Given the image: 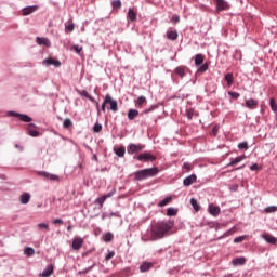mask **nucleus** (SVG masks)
<instances>
[{
	"mask_svg": "<svg viewBox=\"0 0 277 277\" xmlns=\"http://www.w3.org/2000/svg\"><path fill=\"white\" fill-rule=\"evenodd\" d=\"M28 134L31 136V137H38V135H40V132L38 130H29L28 131Z\"/></svg>",
	"mask_w": 277,
	"mask_h": 277,
	"instance_id": "49",
	"label": "nucleus"
},
{
	"mask_svg": "<svg viewBox=\"0 0 277 277\" xmlns=\"http://www.w3.org/2000/svg\"><path fill=\"white\" fill-rule=\"evenodd\" d=\"M38 228H39V230H49V224L48 223H39Z\"/></svg>",
	"mask_w": 277,
	"mask_h": 277,
	"instance_id": "44",
	"label": "nucleus"
},
{
	"mask_svg": "<svg viewBox=\"0 0 277 277\" xmlns=\"http://www.w3.org/2000/svg\"><path fill=\"white\" fill-rule=\"evenodd\" d=\"M48 181H54L56 183H60V176L50 173V175H48Z\"/></svg>",
	"mask_w": 277,
	"mask_h": 277,
	"instance_id": "43",
	"label": "nucleus"
},
{
	"mask_svg": "<svg viewBox=\"0 0 277 277\" xmlns=\"http://www.w3.org/2000/svg\"><path fill=\"white\" fill-rule=\"evenodd\" d=\"M105 103H107V105H109L107 107L108 111H118V101L114 100V97H111V95L107 94L105 96Z\"/></svg>",
	"mask_w": 277,
	"mask_h": 277,
	"instance_id": "3",
	"label": "nucleus"
},
{
	"mask_svg": "<svg viewBox=\"0 0 277 277\" xmlns=\"http://www.w3.org/2000/svg\"><path fill=\"white\" fill-rule=\"evenodd\" d=\"M157 157L149 151L142 153L137 156V161H156Z\"/></svg>",
	"mask_w": 277,
	"mask_h": 277,
	"instance_id": "5",
	"label": "nucleus"
},
{
	"mask_svg": "<svg viewBox=\"0 0 277 277\" xmlns=\"http://www.w3.org/2000/svg\"><path fill=\"white\" fill-rule=\"evenodd\" d=\"M239 150H248L250 147L248 146V142H242L238 144Z\"/></svg>",
	"mask_w": 277,
	"mask_h": 277,
	"instance_id": "40",
	"label": "nucleus"
},
{
	"mask_svg": "<svg viewBox=\"0 0 277 277\" xmlns=\"http://www.w3.org/2000/svg\"><path fill=\"white\" fill-rule=\"evenodd\" d=\"M92 159H93V161H98V156H96V154H94Z\"/></svg>",
	"mask_w": 277,
	"mask_h": 277,
	"instance_id": "61",
	"label": "nucleus"
},
{
	"mask_svg": "<svg viewBox=\"0 0 277 277\" xmlns=\"http://www.w3.org/2000/svg\"><path fill=\"white\" fill-rule=\"evenodd\" d=\"M135 103H136V105H138V107H142V105H146L147 100L144 95H141V96L137 97Z\"/></svg>",
	"mask_w": 277,
	"mask_h": 277,
	"instance_id": "32",
	"label": "nucleus"
},
{
	"mask_svg": "<svg viewBox=\"0 0 277 277\" xmlns=\"http://www.w3.org/2000/svg\"><path fill=\"white\" fill-rule=\"evenodd\" d=\"M140 116V110L137 109H130L128 111V120H135Z\"/></svg>",
	"mask_w": 277,
	"mask_h": 277,
	"instance_id": "22",
	"label": "nucleus"
},
{
	"mask_svg": "<svg viewBox=\"0 0 277 277\" xmlns=\"http://www.w3.org/2000/svg\"><path fill=\"white\" fill-rule=\"evenodd\" d=\"M186 70H187V67L181 65L174 69V72L177 75V77H181V79H183V77H185L186 75Z\"/></svg>",
	"mask_w": 277,
	"mask_h": 277,
	"instance_id": "17",
	"label": "nucleus"
},
{
	"mask_svg": "<svg viewBox=\"0 0 277 277\" xmlns=\"http://www.w3.org/2000/svg\"><path fill=\"white\" fill-rule=\"evenodd\" d=\"M36 42L39 44V47H51V40H49L47 37H37Z\"/></svg>",
	"mask_w": 277,
	"mask_h": 277,
	"instance_id": "13",
	"label": "nucleus"
},
{
	"mask_svg": "<svg viewBox=\"0 0 277 277\" xmlns=\"http://www.w3.org/2000/svg\"><path fill=\"white\" fill-rule=\"evenodd\" d=\"M49 175H50V173L47 172V171H39L38 172V176H43V179H47V180H49Z\"/></svg>",
	"mask_w": 277,
	"mask_h": 277,
	"instance_id": "50",
	"label": "nucleus"
},
{
	"mask_svg": "<svg viewBox=\"0 0 277 277\" xmlns=\"http://www.w3.org/2000/svg\"><path fill=\"white\" fill-rule=\"evenodd\" d=\"M196 181H198V177L196 176V174H190L184 179L183 185H184V187H189L190 185H194V183H196Z\"/></svg>",
	"mask_w": 277,
	"mask_h": 277,
	"instance_id": "11",
	"label": "nucleus"
},
{
	"mask_svg": "<svg viewBox=\"0 0 277 277\" xmlns=\"http://www.w3.org/2000/svg\"><path fill=\"white\" fill-rule=\"evenodd\" d=\"M212 133H213V135H217V128L214 127V128L212 129Z\"/></svg>",
	"mask_w": 277,
	"mask_h": 277,
	"instance_id": "60",
	"label": "nucleus"
},
{
	"mask_svg": "<svg viewBox=\"0 0 277 277\" xmlns=\"http://www.w3.org/2000/svg\"><path fill=\"white\" fill-rule=\"evenodd\" d=\"M179 213V210L175 208H168L167 209V215L169 217H174V215H176Z\"/></svg>",
	"mask_w": 277,
	"mask_h": 277,
	"instance_id": "33",
	"label": "nucleus"
},
{
	"mask_svg": "<svg viewBox=\"0 0 277 277\" xmlns=\"http://www.w3.org/2000/svg\"><path fill=\"white\" fill-rule=\"evenodd\" d=\"M29 200H31V195L29 193H24L19 197V202L22 205H28Z\"/></svg>",
	"mask_w": 277,
	"mask_h": 277,
	"instance_id": "19",
	"label": "nucleus"
},
{
	"mask_svg": "<svg viewBox=\"0 0 277 277\" xmlns=\"http://www.w3.org/2000/svg\"><path fill=\"white\" fill-rule=\"evenodd\" d=\"M157 174H159V168L154 167V168L143 169L134 172V179L135 181H144L146 179H151L153 176H157Z\"/></svg>",
	"mask_w": 277,
	"mask_h": 277,
	"instance_id": "2",
	"label": "nucleus"
},
{
	"mask_svg": "<svg viewBox=\"0 0 277 277\" xmlns=\"http://www.w3.org/2000/svg\"><path fill=\"white\" fill-rule=\"evenodd\" d=\"M116 255L115 251H110L106 254L105 256V261H111V259H114V256Z\"/></svg>",
	"mask_w": 277,
	"mask_h": 277,
	"instance_id": "47",
	"label": "nucleus"
},
{
	"mask_svg": "<svg viewBox=\"0 0 277 277\" xmlns=\"http://www.w3.org/2000/svg\"><path fill=\"white\" fill-rule=\"evenodd\" d=\"M18 119H19L22 122H31V117H29V116H27V115L19 114Z\"/></svg>",
	"mask_w": 277,
	"mask_h": 277,
	"instance_id": "37",
	"label": "nucleus"
},
{
	"mask_svg": "<svg viewBox=\"0 0 277 277\" xmlns=\"http://www.w3.org/2000/svg\"><path fill=\"white\" fill-rule=\"evenodd\" d=\"M250 170H251L252 172L259 170V164H258V163H253V164L250 167Z\"/></svg>",
	"mask_w": 277,
	"mask_h": 277,
	"instance_id": "57",
	"label": "nucleus"
},
{
	"mask_svg": "<svg viewBox=\"0 0 277 277\" xmlns=\"http://www.w3.org/2000/svg\"><path fill=\"white\" fill-rule=\"evenodd\" d=\"M127 18L131 21L132 23H135L137 21V13L133 11V9L128 10Z\"/></svg>",
	"mask_w": 277,
	"mask_h": 277,
	"instance_id": "20",
	"label": "nucleus"
},
{
	"mask_svg": "<svg viewBox=\"0 0 277 277\" xmlns=\"http://www.w3.org/2000/svg\"><path fill=\"white\" fill-rule=\"evenodd\" d=\"M8 116H12L14 118H19L21 117V114L19 113H16V111H9L8 113Z\"/></svg>",
	"mask_w": 277,
	"mask_h": 277,
	"instance_id": "54",
	"label": "nucleus"
},
{
	"mask_svg": "<svg viewBox=\"0 0 277 277\" xmlns=\"http://www.w3.org/2000/svg\"><path fill=\"white\" fill-rule=\"evenodd\" d=\"M24 254L26 256H34L36 254V250L34 248H31V247H26L24 249Z\"/></svg>",
	"mask_w": 277,
	"mask_h": 277,
	"instance_id": "31",
	"label": "nucleus"
},
{
	"mask_svg": "<svg viewBox=\"0 0 277 277\" xmlns=\"http://www.w3.org/2000/svg\"><path fill=\"white\" fill-rule=\"evenodd\" d=\"M101 131H103V126L101 123H95L93 126V132L94 133H101Z\"/></svg>",
	"mask_w": 277,
	"mask_h": 277,
	"instance_id": "41",
	"label": "nucleus"
},
{
	"mask_svg": "<svg viewBox=\"0 0 277 277\" xmlns=\"http://www.w3.org/2000/svg\"><path fill=\"white\" fill-rule=\"evenodd\" d=\"M269 107H271L272 111H275V113L277 111V104H276V100L274 97H272L269 100Z\"/></svg>",
	"mask_w": 277,
	"mask_h": 277,
	"instance_id": "35",
	"label": "nucleus"
},
{
	"mask_svg": "<svg viewBox=\"0 0 277 277\" xmlns=\"http://www.w3.org/2000/svg\"><path fill=\"white\" fill-rule=\"evenodd\" d=\"M243 159H246V155H241L236 157L235 159H233L227 167L230 168L232 166H237V163H241V161H243Z\"/></svg>",
	"mask_w": 277,
	"mask_h": 277,
	"instance_id": "21",
	"label": "nucleus"
},
{
	"mask_svg": "<svg viewBox=\"0 0 277 277\" xmlns=\"http://www.w3.org/2000/svg\"><path fill=\"white\" fill-rule=\"evenodd\" d=\"M111 8H113V10H120V8H122V1H120V0L113 1Z\"/></svg>",
	"mask_w": 277,
	"mask_h": 277,
	"instance_id": "34",
	"label": "nucleus"
},
{
	"mask_svg": "<svg viewBox=\"0 0 277 277\" xmlns=\"http://www.w3.org/2000/svg\"><path fill=\"white\" fill-rule=\"evenodd\" d=\"M95 103H96L97 111L100 113V109H98V102H95Z\"/></svg>",
	"mask_w": 277,
	"mask_h": 277,
	"instance_id": "64",
	"label": "nucleus"
},
{
	"mask_svg": "<svg viewBox=\"0 0 277 277\" xmlns=\"http://www.w3.org/2000/svg\"><path fill=\"white\" fill-rule=\"evenodd\" d=\"M42 64L44 66H54L55 68H60V66H62V62L53 57L43 60Z\"/></svg>",
	"mask_w": 277,
	"mask_h": 277,
	"instance_id": "9",
	"label": "nucleus"
},
{
	"mask_svg": "<svg viewBox=\"0 0 277 277\" xmlns=\"http://www.w3.org/2000/svg\"><path fill=\"white\" fill-rule=\"evenodd\" d=\"M259 107V100L249 98L246 101L247 109H256Z\"/></svg>",
	"mask_w": 277,
	"mask_h": 277,
	"instance_id": "14",
	"label": "nucleus"
},
{
	"mask_svg": "<svg viewBox=\"0 0 277 277\" xmlns=\"http://www.w3.org/2000/svg\"><path fill=\"white\" fill-rule=\"evenodd\" d=\"M114 194H116V188H113L111 192L95 199V205H100V207H103V205H105V200H107V198H111V196H114Z\"/></svg>",
	"mask_w": 277,
	"mask_h": 277,
	"instance_id": "8",
	"label": "nucleus"
},
{
	"mask_svg": "<svg viewBox=\"0 0 277 277\" xmlns=\"http://www.w3.org/2000/svg\"><path fill=\"white\" fill-rule=\"evenodd\" d=\"M72 49L76 53H81V51H83V47L81 45H72Z\"/></svg>",
	"mask_w": 277,
	"mask_h": 277,
	"instance_id": "53",
	"label": "nucleus"
},
{
	"mask_svg": "<svg viewBox=\"0 0 277 277\" xmlns=\"http://www.w3.org/2000/svg\"><path fill=\"white\" fill-rule=\"evenodd\" d=\"M233 265L234 266H237V265H246V259L243 256H240V258H236L232 261Z\"/></svg>",
	"mask_w": 277,
	"mask_h": 277,
	"instance_id": "26",
	"label": "nucleus"
},
{
	"mask_svg": "<svg viewBox=\"0 0 277 277\" xmlns=\"http://www.w3.org/2000/svg\"><path fill=\"white\" fill-rule=\"evenodd\" d=\"M53 224H64V221L62 219H55Z\"/></svg>",
	"mask_w": 277,
	"mask_h": 277,
	"instance_id": "58",
	"label": "nucleus"
},
{
	"mask_svg": "<svg viewBox=\"0 0 277 277\" xmlns=\"http://www.w3.org/2000/svg\"><path fill=\"white\" fill-rule=\"evenodd\" d=\"M144 148H146L145 145H142V144H130L128 147H127V151L129 155H135V153H142V150H144Z\"/></svg>",
	"mask_w": 277,
	"mask_h": 277,
	"instance_id": "4",
	"label": "nucleus"
},
{
	"mask_svg": "<svg viewBox=\"0 0 277 277\" xmlns=\"http://www.w3.org/2000/svg\"><path fill=\"white\" fill-rule=\"evenodd\" d=\"M38 5L32 6H26L22 10L23 16H29V14H34V12H37Z\"/></svg>",
	"mask_w": 277,
	"mask_h": 277,
	"instance_id": "16",
	"label": "nucleus"
},
{
	"mask_svg": "<svg viewBox=\"0 0 277 277\" xmlns=\"http://www.w3.org/2000/svg\"><path fill=\"white\" fill-rule=\"evenodd\" d=\"M41 277L53 276V264L48 265L43 272L40 274Z\"/></svg>",
	"mask_w": 277,
	"mask_h": 277,
	"instance_id": "18",
	"label": "nucleus"
},
{
	"mask_svg": "<svg viewBox=\"0 0 277 277\" xmlns=\"http://www.w3.org/2000/svg\"><path fill=\"white\" fill-rule=\"evenodd\" d=\"M104 241H106V243H109V241H114V234H111V233H106L105 235H104Z\"/></svg>",
	"mask_w": 277,
	"mask_h": 277,
	"instance_id": "36",
	"label": "nucleus"
},
{
	"mask_svg": "<svg viewBox=\"0 0 277 277\" xmlns=\"http://www.w3.org/2000/svg\"><path fill=\"white\" fill-rule=\"evenodd\" d=\"M71 248L75 252H79L83 248V238L75 237L72 239Z\"/></svg>",
	"mask_w": 277,
	"mask_h": 277,
	"instance_id": "7",
	"label": "nucleus"
},
{
	"mask_svg": "<svg viewBox=\"0 0 277 277\" xmlns=\"http://www.w3.org/2000/svg\"><path fill=\"white\" fill-rule=\"evenodd\" d=\"M213 1L217 12H224L226 10H229L230 8L228 5V2H226V0H213Z\"/></svg>",
	"mask_w": 277,
	"mask_h": 277,
	"instance_id": "6",
	"label": "nucleus"
},
{
	"mask_svg": "<svg viewBox=\"0 0 277 277\" xmlns=\"http://www.w3.org/2000/svg\"><path fill=\"white\" fill-rule=\"evenodd\" d=\"M186 116H187L188 120H192V118H194V109L189 108L186 113Z\"/></svg>",
	"mask_w": 277,
	"mask_h": 277,
	"instance_id": "52",
	"label": "nucleus"
},
{
	"mask_svg": "<svg viewBox=\"0 0 277 277\" xmlns=\"http://www.w3.org/2000/svg\"><path fill=\"white\" fill-rule=\"evenodd\" d=\"M190 205L193 207V209L198 213V211H200V203L198 202V199L196 198H192L190 199Z\"/></svg>",
	"mask_w": 277,
	"mask_h": 277,
	"instance_id": "30",
	"label": "nucleus"
},
{
	"mask_svg": "<svg viewBox=\"0 0 277 277\" xmlns=\"http://www.w3.org/2000/svg\"><path fill=\"white\" fill-rule=\"evenodd\" d=\"M183 168H185V170L190 171V170H192V163H189V162H184Z\"/></svg>",
	"mask_w": 277,
	"mask_h": 277,
	"instance_id": "56",
	"label": "nucleus"
},
{
	"mask_svg": "<svg viewBox=\"0 0 277 277\" xmlns=\"http://www.w3.org/2000/svg\"><path fill=\"white\" fill-rule=\"evenodd\" d=\"M106 107H107V103H105V100H104V102L102 103V111H105Z\"/></svg>",
	"mask_w": 277,
	"mask_h": 277,
	"instance_id": "59",
	"label": "nucleus"
},
{
	"mask_svg": "<svg viewBox=\"0 0 277 277\" xmlns=\"http://www.w3.org/2000/svg\"><path fill=\"white\" fill-rule=\"evenodd\" d=\"M126 153L127 148L124 146L115 149V154L117 155V157H124Z\"/></svg>",
	"mask_w": 277,
	"mask_h": 277,
	"instance_id": "27",
	"label": "nucleus"
},
{
	"mask_svg": "<svg viewBox=\"0 0 277 277\" xmlns=\"http://www.w3.org/2000/svg\"><path fill=\"white\" fill-rule=\"evenodd\" d=\"M246 239V236H238L234 239V243H241Z\"/></svg>",
	"mask_w": 277,
	"mask_h": 277,
	"instance_id": "51",
	"label": "nucleus"
},
{
	"mask_svg": "<svg viewBox=\"0 0 277 277\" xmlns=\"http://www.w3.org/2000/svg\"><path fill=\"white\" fill-rule=\"evenodd\" d=\"M158 107H159L158 105H151L149 108L143 110L141 114L142 115L150 114V111H155V109H157Z\"/></svg>",
	"mask_w": 277,
	"mask_h": 277,
	"instance_id": "38",
	"label": "nucleus"
},
{
	"mask_svg": "<svg viewBox=\"0 0 277 277\" xmlns=\"http://www.w3.org/2000/svg\"><path fill=\"white\" fill-rule=\"evenodd\" d=\"M150 268H153V262H143L140 266L141 272H148Z\"/></svg>",
	"mask_w": 277,
	"mask_h": 277,
	"instance_id": "24",
	"label": "nucleus"
},
{
	"mask_svg": "<svg viewBox=\"0 0 277 277\" xmlns=\"http://www.w3.org/2000/svg\"><path fill=\"white\" fill-rule=\"evenodd\" d=\"M166 38L167 40H179V31H176V29H169L166 32Z\"/></svg>",
	"mask_w": 277,
	"mask_h": 277,
	"instance_id": "12",
	"label": "nucleus"
},
{
	"mask_svg": "<svg viewBox=\"0 0 277 277\" xmlns=\"http://www.w3.org/2000/svg\"><path fill=\"white\" fill-rule=\"evenodd\" d=\"M207 70H209V63H205L198 68V72H207Z\"/></svg>",
	"mask_w": 277,
	"mask_h": 277,
	"instance_id": "39",
	"label": "nucleus"
},
{
	"mask_svg": "<svg viewBox=\"0 0 277 277\" xmlns=\"http://www.w3.org/2000/svg\"><path fill=\"white\" fill-rule=\"evenodd\" d=\"M221 209L219 206H215L213 203H210L209 207H208V213L210 215H213V217H217V215L221 213Z\"/></svg>",
	"mask_w": 277,
	"mask_h": 277,
	"instance_id": "10",
	"label": "nucleus"
},
{
	"mask_svg": "<svg viewBox=\"0 0 277 277\" xmlns=\"http://www.w3.org/2000/svg\"><path fill=\"white\" fill-rule=\"evenodd\" d=\"M225 81L227 82L228 88H230V85L235 83V77L233 76V74H226Z\"/></svg>",
	"mask_w": 277,
	"mask_h": 277,
	"instance_id": "29",
	"label": "nucleus"
},
{
	"mask_svg": "<svg viewBox=\"0 0 277 277\" xmlns=\"http://www.w3.org/2000/svg\"><path fill=\"white\" fill-rule=\"evenodd\" d=\"M63 127H64V129H70V127H72V120L65 119L63 122Z\"/></svg>",
	"mask_w": 277,
	"mask_h": 277,
	"instance_id": "42",
	"label": "nucleus"
},
{
	"mask_svg": "<svg viewBox=\"0 0 277 277\" xmlns=\"http://www.w3.org/2000/svg\"><path fill=\"white\" fill-rule=\"evenodd\" d=\"M67 230H68V233H70V230H72V225H68Z\"/></svg>",
	"mask_w": 277,
	"mask_h": 277,
	"instance_id": "62",
	"label": "nucleus"
},
{
	"mask_svg": "<svg viewBox=\"0 0 277 277\" xmlns=\"http://www.w3.org/2000/svg\"><path fill=\"white\" fill-rule=\"evenodd\" d=\"M174 223L172 221H158L151 224L150 235L153 241L163 239L172 230Z\"/></svg>",
	"mask_w": 277,
	"mask_h": 277,
	"instance_id": "1",
	"label": "nucleus"
},
{
	"mask_svg": "<svg viewBox=\"0 0 277 277\" xmlns=\"http://www.w3.org/2000/svg\"><path fill=\"white\" fill-rule=\"evenodd\" d=\"M243 168H246V164H243V166H241V167L236 168V170H241V169H243Z\"/></svg>",
	"mask_w": 277,
	"mask_h": 277,
	"instance_id": "63",
	"label": "nucleus"
},
{
	"mask_svg": "<svg viewBox=\"0 0 277 277\" xmlns=\"http://www.w3.org/2000/svg\"><path fill=\"white\" fill-rule=\"evenodd\" d=\"M276 211H277L276 206H271V207L265 208L266 213H276Z\"/></svg>",
	"mask_w": 277,
	"mask_h": 277,
	"instance_id": "46",
	"label": "nucleus"
},
{
	"mask_svg": "<svg viewBox=\"0 0 277 277\" xmlns=\"http://www.w3.org/2000/svg\"><path fill=\"white\" fill-rule=\"evenodd\" d=\"M172 202V196L166 197L164 199L158 202V207H166Z\"/></svg>",
	"mask_w": 277,
	"mask_h": 277,
	"instance_id": "28",
	"label": "nucleus"
},
{
	"mask_svg": "<svg viewBox=\"0 0 277 277\" xmlns=\"http://www.w3.org/2000/svg\"><path fill=\"white\" fill-rule=\"evenodd\" d=\"M228 96L237 101V98H239L241 95L238 92L228 91Z\"/></svg>",
	"mask_w": 277,
	"mask_h": 277,
	"instance_id": "45",
	"label": "nucleus"
},
{
	"mask_svg": "<svg viewBox=\"0 0 277 277\" xmlns=\"http://www.w3.org/2000/svg\"><path fill=\"white\" fill-rule=\"evenodd\" d=\"M65 29H67V31H75V24H69L67 26H65Z\"/></svg>",
	"mask_w": 277,
	"mask_h": 277,
	"instance_id": "55",
	"label": "nucleus"
},
{
	"mask_svg": "<svg viewBox=\"0 0 277 277\" xmlns=\"http://www.w3.org/2000/svg\"><path fill=\"white\" fill-rule=\"evenodd\" d=\"M205 56L202 54L195 55V66H202Z\"/></svg>",
	"mask_w": 277,
	"mask_h": 277,
	"instance_id": "25",
	"label": "nucleus"
},
{
	"mask_svg": "<svg viewBox=\"0 0 277 277\" xmlns=\"http://www.w3.org/2000/svg\"><path fill=\"white\" fill-rule=\"evenodd\" d=\"M77 92L80 96H84V98H88L89 101H91V103H96V100H94L92 95H90V93H88L85 90H82V91L78 90Z\"/></svg>",
	"mask_w": 277,
	"mask_h": 277,
	"instance_id": "23",
	"label": "nucleus"
},
{
	"mask_svg": "<svg viewBox=\"0 0 277 277\" xmlns=\"http://www.w3.org/2000/svg\"><path fill=\"white\" fill-rule=\"evenodd\" d=\"M171 23H173V25L181 23V17L179 15H173L171 18Z\"/></svg>",
	"mask_w": 277,
	"mask_h": 277,
	"instance_id": "48",
	"label": "nucleus"
},
{
	"mask_svg": "<svg viewBox=\"0 0 277 277\" xmlns=\"http://www.w3.org/2000/svg\"><path fill=\"white\" fill-rule=\"evenodd\" d=\"M262 239H264L266 243H271V246H276L277 243V238L269 234H263Z\"/></svg>",
	"mask_w": 277,
	"mask_h": 277,
	"instance_id": "15",
	"label": "nucleus"
}]
</instances>
